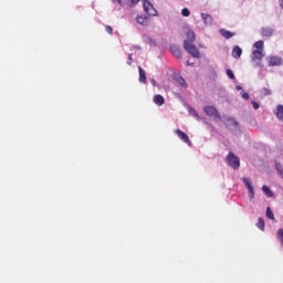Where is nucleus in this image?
Returning a JSON list of instances; mask_svg holds the SVG:
<instances>
[{"instance_id":"obj_1","label":"nucleus","mask_w":283,"mask_h":283,"mask_svg":"<svg viewBox=\"0 0 283 283\" xmlns=\"http://www.w3.org/2000/svg\"><path fill=\"white\" fill-rule=\"evenodd\" d=\"M252 61H262L264 59V41L259 40L253 44Z\"/></svg>"},{"instance_id":"obj_2","label":"nucleus","mask_w":283,"mask_h":283,"mask_svg":"<svg viewBox=\"0 0 283 283\" xmlns=\"http://www.w3.org/2000/svg\"><path fill=\"white\" fill-rule=\"evenodd\" d=\"M184 49L188 54H191L193 59H200V51L198 48L193 44V42H189L188 40L184 41Z\"/></svg>"},{"instance_id":"obj_3","label":"nucleus","mask_w":283,"mask_h":283,"mask_svg":"<svg viewBox=\"0 0 283 283\" xmlns=\"http://www.w3.org/2000/svg\"><path fill=\"white\" fill-rule=\"evenodd\" d=\"M226 161L232 169H240V157L233 153H229L226 157Z\"/></svg>"},{"instance_id":"obj_4","label":"nucleus","mask_w":283,"mask_h":283,"mask_svg":"<svg viewBox=\"0 0 283 283\" xmlns=\"http://www.w3.org/2000/svg\"><path fill=\"white\" fill-rule=\"evenodd\" d=\"M143 8H144V11L146 12V14H149V17L158 15V11L156 10V8H154V4H151L150 1L143 0Z\"/></svg>"},{"instance_id":"obj_5","label":"nucleus","mask_w":283,"mask_h":283,"mask_svg":"<svg viewBox=\"0 0 283 283\" xmlns=\"http://www.w3.org/2000/svg\"><path fill=\"white\" fill-rule=\"evenodd\" d=\"M203 112L211 118H214V120H221V118H222V116H220V113L218 112V109L213 106L203 107Z\"/></svg>"},{"instance_id":"obj_6","label":"nucleus","mask_w":283,"mask_h":283,"mask_svg":"<svg viewBox=\"0 0 283 283\" xmlns=\"http://www.w3.org/2000/svg\"><path fill=\"white\" fill-rule=\"evenodd\" d=\"M242 182L244 184V186L247 187V189L249 191L250 200H253L255 198V190L253 188V181H251V179H249L247 177H243Z\"/></svg>"},{"instance_id":"obj_7","label":"nucleus","mask_w":283,"mask_h":283,"mask_svg":"<svg viewBox=\"0 0 283 283\" xmlns=\"http://www.w3.org/2000/svg\"><path fill=\"white\" fill-rule=\"evenodd\" d=\"M269 67H277L283 64V60L280 56L272 55L268 57Z\"/></svg>"},{"instance_id":"obj_8","label":"nucleus","mask_w":283,"mask_h":283,"mask_svg":"<svg viewBox=\"0 0 283 283\" xmlns=\"http://www.w3.org/2000/svg\"><path fill=\"white\" fill-rule=\"evenodd\" d=\"M175 133L177 134L178 138H180V140H182L184 143H186V145L191 147V139H189V135H187V133L180 129H176Z\"/></svg>"},{"instance_id":"obj_9","label":"nucleus","mask_w":283,"mask_h":283,"mask_svg":"<svg viewBox=\"0 0 283 283\" xmlns=\"http://www.w3.org/2000/svg\"><path fill=\"white\" fill-rule=\"evenodd\" d=\"M273 32H275L273 30V28H271V27H263L261 29V36H263V39H271V36H273Z\"/></svg>"},{"instance_id":"obj_10","label":"nucleus","mask_w":283,"mask_h":283,"mask_svg":"<svg viewBox=\"0 0 283 283\" xmlns=\"http://www.w3.org/2000/svg\"><path fill=\"white\" fill-rule=\"evenodd\" d=\"M205 25H213V17L209 13H201Z\"/></svg>"},{"instance_id":"obj_11","label":"nucleus","mask_w":283,"mask_h":283,"mask_svg":"<svg viewBox=\"0 0 283 283\" xmlns=\"http://www.w3.org/2000/svg\"><path fill=\"white\" fill-rule=\"evenodd\" d=\"M170 52L176 56V59H182V51L176 45L170 46Z\"/></svg>"},{"instance_id":"obj_12","label":"nucleus","mask_w":283,"mask_h":283,"mask_svg":"<svg viewBox=\"0 0 283 283\" xmlns=\"http://www.w3.org/2000/svg\"><path fill=\"white\" fill-rule=\"evenodd\" d=\"M155 105H158V107H161V105H165V97L160 94L155 95L153 98Z\"/></svg>"},{"instance_id":"obj_13","label":"nucleus","mask_w":283,"mask_h":283,"mask_svg":"<svg viewBox=\"0 0 283 283\" xmlns=\"http://www.w3.org/2000/svg\"><path fill=\"white\" fill-rule=\"evenodd\" d=\"M220 34L223 36V39H232V36H235V33L228 31L226 29H220Z\"/></svg>"},{"instance_id":"obj_14","label":"nucleus","mask_w":283,"mask_h":283,"mask_svg":"<svg viewBox=\"0 0 283 283\" xmlns=\"http://www.w3.org/2000/svg\"><path fill=\"white\" fill-rule=\"evenodd\" d=\"M233 59H240L242 56V49L240 46H234L232 50Z\"/></svg>"},{"instance_id":"obj_15","label":"nucleus","mask_w":283,"mask_h":283,"mask_svg":"<svg viewBox=\"0 0 283 283\" xmlns=\"http://www.w3.org/2000/svg\"><path fill=\"white\" fill-rule=\"evenodd\" d=\"M138 72H139V81L140 83H147V75L145 73V70L143 67L138 66Z\"/></svg>"},{"instance_id":"obj_16","label":"nucleus","mask_w":283,"mask_h":283,"mask_svg":"<svg viewBox=\"0 0 283 283\" xmlns=\"http://www.w3.org/2000/svg\"><path fill=\"white\" fill-rule=\"evenodd\" d=\"M275 116L279 120H283V105L276 106Z\"/></svg>"},{"instance_id":"obj_17","label":"nucleus","mask_w":283,"mask_h":283,"mask_svg":"<svg viewBox=\"0 0 283 283\" xmlns=\"http://www.w3.org/2000/svg\"><path fill=\"white\" fill-rule=\"evenodd\" d=\"M136 21L139 25L148 24L147 17H145V15H137Z\"/></svg>"},{"instance_id":"obj_18","label":"nucleus","mask_w":283,"mask_h":283,"mask_svg":"<svg viewBox=\"0 0 283 283\" xmlns=\"http://www.w3.org/2000/svg\"><path fill=\"white\" fill-rule=\"evenodd\" d=\"M187 39H188L189 43H193V41H196V33H193L192 30H188L187 31Z\"/></svg>"},{"instance_id":"obj_19","label":"nucleus","mask_w":283,"mask_h":283,"mask_svg":"<svg viewBox=\"0 0 283 283\" xmlns=\"http://www.w3.org/2000/svg\"><path fill=\"white\" fill-rule=\"evenodd\" d=\"M140 3V0H126L127 8H136Z\"/></svg>"},{"instance_id":"obj_20","label":"nucleus","mask_w":283,"mask_h":283,"mask_svg":"<svg viewBox=\"0 0 283 283\" xmlns=\"http://www.w3.org/2000/svg\"><path fill=\"white\" fill-rule=\"evenodd\" d=\"M262 191L264 193H266V196H269L270 198H273V191L271 190V188L266 185L262 186Z\"/></svg>"},{"instance_id":"obj_21","label":"nucleus","mask_w":283,"mask_h":283,"mask_svg":"<svg viewBox=\"0 0 283 283\" xmlns=\"http://www.w3.org/2000/svg\"><path fill=\"white\" fill-rule=\"evenodd\" d=\"M265 216L269 218V220H275V214L273 213V210H271V207L266 208Z\"/></svg>"},{"instance_id":"obj_22","label":"nucleus","mask_w":283,"mask_h":283,"mask_svg":"<svg viewBox=\"0 0 283 283\" xmlns=\"http://www.w3.org/2000/svg\"><path fill=\"white\" fill-rule=\"evenodd\" d=\"M256 227H258V229H260L261 231H264V227H265L264 219L259 218V219H258Z\"/></svg>"},{"instance_id":"obj_23","label":"nucleus","mask_w":283,"mask_h":283,"mask_svg":"<svg viewBox=\"0 0 283 283\" xmlns=\"http://www.w3.org/2000/svg\"><path fill=\"white\" fill-rule=\"evenodd\" d=\"M176 81L181 85V87H187V81L182 76H177Z\"/></svg>"},{"instance_id":"obj_24","label":"nucleus","mask_w":283,"mask_h":283,"mask_svg":"<svg viewBox=\"0 0 283 283\" xmlns=\"http://www.w3.org/2000/svg\"><path fill=\"white\" fill-rule=\"evenodd\" d=\"M275 169H276L279 176H281V178H283V168H282V164L276 163V164H275Z\"/></svg>"},{"instance_id":"obj_25","label":"nucleus","mask_w":283,"mask_h":283,"mask_svg":"<svg viewBox=\"0 0 283 283\" xmlns=\"http://www.w3.org/2000/svg\"><path fill=\"white\" fill-rule=\"evenodd\" d=\"M227 76H229L231 81L235 80V74H233V71H231V69L227 70Z\"/></svg>"},{"instance_id":"obj_26","label":"nucleus","mask_w":283,"mask_h":283,"mask_svg":"<svg viewBox=\"0 0 283 283\" xmlns=\"http://www.w3.org/2000/svg\"><path fill=\"white\" fill-rule=\"evenodd\" d=\"M181 14H182V17H189L191 14V11H189V9H187V8H184L181 10Z\"/></svg>"},{"instance_id":"obj_27","label":"nucleus","mask_w":283,"mask_h":283,"mask_svg":"<svg viewBox=\"0 0 283 283\" xmlns=\"http://www.w3.org/2000/svg\"><path fill=\"white\" fill-rule=\"evenodd\" d=\"M261 92L263 96H271V91L268 87H263Z\"/></svg>"},{"instance_id":"obj_28","label":"nucleus","mask_w":283,"mask_h":283,"mask_svg":"<svg viewBox=\"0 0 283 283\" xmlns=\"http://www.w3.org/2000/svg\"><path fill=\"white\" fill-rule=\"evenodd\" d=\"M241 96H242V98H244V101H249V93L242 91Z\"/></svg>"},{"instance_id":"obj_29","label":"nucleus","mask_w":283,"mask_h":283,"mask_svg":"<svg viewBox=\"0 0 283 283\" xmlns=\"http://www.w3.org/2000/svg\"><path fill=\"white\" fill-rule=\"evenodd\" d=\"M105 30L108 34H114V29H112V27L106 25Z\"/></svg>"},{"instance_id":"obj_30","label":"nucleus","mask_w":283,"mask_h":283,"mask_svg":"<svg viewBox=\"0 0 283 283\" xmlns=\"http://www.w3.org/2000/svg\"><path fill=\"white\" fill-rule=\"evenodd\" d=\"M253 109H260V104L255 101L252 102Z\"/></svg>"},{"instance_id":"obj_31","label":"nucleus","mask_w":283,"mask_h":283,"mask_svg":"<svg viewBox=\"0 0 283 283\" xmlns=\"http://www.w3.org/2000/svg\"><path fill=\"white\" fill-rule=\"evenodd\" d=\"M190 114H192V116H195V118H198V112H196V109L190 108Z\"/></svg>"},{"instance_id":"obj_32","label":"nucleus","mask_w":283,"mask_h":283,"mask_svg":"<svg viewBox=\"0 0 283 283\" xmlns=\"http://www.w3.org/2000/svg\"><path fill=\"white\" fill-rule=\"evenodd\" d=\"M113 3H118V6H123V0H112Z\"/></svg>"},{"instance_id":"obj_33","label":"nucleus","mask_w":283,"mask_h":283,"mask_svg":"<svg viewBox=\"0 0 283 283\" xmlns=\"http://www.w3.org/2000/svg\"><path fill=\"white\" fill-rule=\"evenodd\" d=\"M128 65H132V54H128V61H127Z\"/></svg>"},{"instance_id":"obj_34","label":"nucleus","mask_w":283,"mask_h":283,"mask_svg":"<svg viewBox=\"0 0 283 283\" xmlns=\"http://www.w3.org/2000/svg\"><path fill=\"white\" fill-rule=\"evenodd\" d=\"M235 87L238 91L242 90V86H240V85H237Z\"/></svg>"},{"instance_id":"obj_35","label":"nucleus","mask_w":283,"mask_h":283,"mask_svg":"<svg viewBox=\"0 0 283 283\" xmlns=\"http://www.w3.org/2000/svg\"><path fill=\"white\" fill-rule=\"evenodd\" d=\"M150 43H153V45H156V42H155V41H153V40H150Z\"/></svg>"},{"instance_id":"obj_36","label":"nucleus","mask_w":283,"mask_h":283,"mask_svg":"<svg viewBox=\"0 0 283 283\" xmlns=\"http://www.w3.org/2000/svg\"><path fill=\"white\" fill-rule=\"evenodd\" d=\"M187 65H191L189 61L187 62Z\"/></svg>"}]
</instances>
